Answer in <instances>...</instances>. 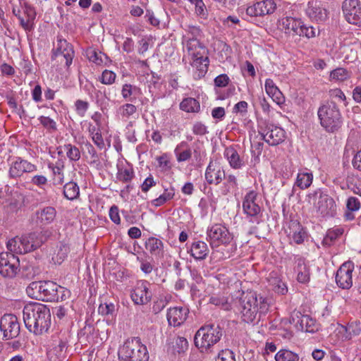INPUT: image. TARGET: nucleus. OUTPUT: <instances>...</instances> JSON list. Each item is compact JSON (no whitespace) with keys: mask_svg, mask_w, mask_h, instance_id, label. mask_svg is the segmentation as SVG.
Instances as JSON below:
<instances>
[{"mask_svg":"<svg viewBox=\"0 0 361 361\" xmlns=\"http://www.w3.org/2000/svg\"><path fill=\"white\" fill-rule=\"evenodd\" d=\"M276 361H298L299 355L287 349H281L275 355Z\"/></svg>","mask_w":361,"mask_h":361,"instance_id":"c9c22d12","label":"nucleus"},{"mask_svg":"<svg viewBox=\"0 0 361 361\" xmlns=\"http://www.w3.org/2000/svg\"><path fill=\"white\" fill-rule=\"evenodd\" d=\"M116 79V74L109 70H105L103 71L101 78V82L105 85H111L114 82Z\"/></svg>","mask_w":361,"mask_h":361,"instance_id":"5fc2aeb1","label":"nucleus"},{"mask_svg":"<svg viewBox=\"0 0 361 361\" xmlns=\"http://www.w3.org/2000/svg\"><path fill=\"white\" fill-rule=\"evenodd\" d=\"M302 23L299 19L286 17L279 20L278 28L287 35L300 37Z\"/></svg>","mask_w":361,"mask_h":361,"instance_id":"f3484780","label":"nucleus"},{"mask_svg":"<svg viewBox=\"0 0 361 361\" xmlns=\"http://www.w3.org/2000/svg\"><path fill=\"white\" fill-rule=\"evenodd\" d=\"M75 108L78 114L83 116L88 109V103L87 102L78 99L75 102Z\"/></svg>","mask_w":361,"mask_h":361,"instance_id":"bf43d9fd","label":"nucleus"},{"mask_svg":"<svg viewBox=\"0 0 361 361\" xmlns=\"http://www.w3.org/2000/svg\"><path fill=\"white\" fill-rule=\"evenodd\" d=\"M342 8L349 23L361 26V6L359 0H345Z\"/></svg>","mask_w":361,"mask_h":361,"instance_id":"f8f14e48","label":"nucleus"},{"mask_svg":"<svg viewBox=\"0 0 361 361\" xmlns=\"http://www.w3.org/2000/svg\"><path fill=\"white\" fill-rule=\"evenodd\" d=\"M58 45L56 50L54 51L52 59L56 57H61V61H65L66 66H70L72 63L74 56V51L72 45L67 42L66 39L58 38Z\"/></svg>","mask_w":361,"mask_h":361,"instance_id":"dca6fc26","label":"nucleus"},{"mask_svg":"<svg viewBox=\"0 0 361 361\" xmlns=\"http://www.w3.org/2000/svg\"><path fill=\"white\" fill-rule=\"evenodd\" d=\"M192 61L191 65L199 71L198 75L203 76L208 70L209 59L204 57L200 51L192 52Z\"/></svg>","mask_w":361,"mask_h":361,"instance_id":"cd10ccee","label":"nucleus"},{"mask_svg":"<svg viewBox=\"0 0 361 361\" xmlns=\"http://www.w3.org/2000/svg\"><path fill=\"white\" fill-rule=\"evenodd\" d=\"M190 254L195 259H204L209 253V248L206 243L197 241L192 243L190 247Z\"/></svg>","mask_w":361,"mask_h":361,"instance_id":"c85d7f7f","label":"nucleus"},{"mask_svg":"<svg viewBox=\"0 0 361 361\" xmlns=\"http://www.w3.org/2000/svg\"><path fill=\"white\" fill-rule=\"evenodd\" d=\"M348 188L361 196V180L357 177H349L347 180Z\"/></svg>","mask_w":361,"mask_h":361,"instance_id":"c03bdc74","label":"nucleus"},{"mask_svg":"<svg viewBox=\"0 0 361 361\" xmlns=\"http://www.w3.org/2000/svg\"><path fill=\"white\" fill-rule=\"evenodd\" d=\"M23 16H19L21 26L25 30H31L36 17V11L33 6L28 3H24L22 6Z\"/></svg>","mask_w":361,"mask_h":361,"instance_id":"393cba45","label":"nucleus"},{"mask_svg":"<svg viewBox=\"0 0 361 361\" xmlns=\"http://www.w3.org/2000/svg\"><path fill=\"white\" fill-rule=\"evenodd\" d=\"M169 302L167 297L160 298L154 301L152 307V311L155 314L160 312L166 306Z\"/></svg>","mask_w":361,"mask_h":361,"instance_id":"864d4df0","label":"nucleus"},{"mask_svg":"<svg viewBox=\"0 0 361 361\" xmlns=\"http://www.w3.org/2000/svg\"><path fill=\"white\" fill-rule=\"evenodd\" d=\"M342 234L343 230L340 228L329 230L322 240V244L326 246H330Z\"/></svg>","mask_w":361,"mask_h":361,"instance_id":"ea45409f","label":"nucleus"},{"mask_svg":"<svg viewBox=\"0 0 361 361\" xmlns=\"http://www.w3.org/2000/svg\"><path fill=\"white\" fill-rule=\"evenodd\" d=\"M226 178L225 172L219 164L211 161L205 171V178L209 184L218 185Z\"/></svg>","mask_w":361,"mask_h":361,"instance_id":"4be33fe9","label":"nucleus"},{"mask_svg":"<svg viewBox=\"0 0 361 361\" xmlns=\"http://www.w3.org/2000/svg\"><path fill=\"white\" fill-rule=\"evenodd\" d=\"M16 255L9 250L0 253V274L3 277L13 279L20 271V260Z\"/></svg>","mask_w":361,"mask_h":361,"instance_id":"6e6552de","label":"nucleus"},{"mask_svg":"<svg viewBox=\"0 0 361 361\" xmlns=\"http://www.w3.org/2000/svg\"><path fill=\"white\" fill-rule=\"evenodd\" d=\"M230 81L228 76L226 74H221L216 77L214 79V84L216 87H224Z\"/></svg>","mask_w":361,"mask_h":361,"instance_id":"052dcab7","label":"nucleus"},{"mask_svg":"<svg viewBox=\"0 0 361 361\" xmlns=\"http://www.w3.org/2000/svg\"><path fill=\"white\" fill-rule=\"evenodd\" d=\"M295 271L298 272L297 280L300 283H307L310 281V270L304 259L296 260Z\"/></svg>","mask_w":361,"mask_h":361,"instance_id":"7c9ffc66","label":"nucleus"},{"mask_svg":"<svg viewBox=\"0 0 361 361\" xmlns=\"http://www.w3.org/2000/svg\"><path fill=\"white\" fill-rule=\"evenodd\" d=\"M49 229L35 231L21 237H14L6 243L8 250L16 254H25L39 248L51 236Z\"/></svg>","mask_w":361,"mask_h":361,"instance_id":"7ed1b4c3","label":"nucleus"},{"mask_svg":"<svg viewBox=\"0 0 361 361\" xmlns=\"http://www.w3.org/2000/svg\"><path fill=\"white\" fill-rule=\"evenodd\" d=\"M301 35L300 36H305L307 38H311V37H315V30L313 27L310 26V27H306L305 26V25L303 24V23H302V26H301Z\"/></svg>","mask_w":361,"mask_h":361,"instance_id":"0e129e2a","label":"nucleus"},{"mask_svg":"<svg viewBox=\"0 0 361 361\" xmlns=\"http://www.w3.org/2000/svg\"><path fill=\"white\" fill-rule=\"evenodd\" d=\"M98 312L102 315H113L115 312V305L112 302H105L99 306Z\"/></svg>","mask_w":361,"mask_h":361,"instance_id":"3c124183","label":"nucleus"},{"mask_svg":"<svg viewBox=\"0 0 361 361\" xmlns=\"http://www.w3.org/2000/svg\"><path fill=\"white\" fill-rule=\"evenodd\" d=\"M305 236V232L302 228H300L298 231L294 232L293 235V240L297 244H300L304 241V238Z\"/></svg>","mask_w":361,"mask_h":361,"instance_id":"774afa93","label":"nucleus"},{"mask_svg":"<svg viewBox=\"0 0 361 361\" xmlns=\"http://www.w3.org/2000/svg\"><path fill=\"white\" fill-rule=\"evenodd\" d=\"M145 247L157 259H161L164 257V243L161 240L150 237L146 241Z\"/></svg>","mask_w":361,"mask_h":361,"instance_id":"bb28decb","label":"nucleus"},{"mask_svg":"<svg viewBox=\"0 0 361 361\" xmlns=\"http://www.w3.org/2000/svg\"><path fill=\"white\" fill-rule=\"evenodd\" d=\"M49 168L51 169L54 174V184L61 185L63 183L64 161L63 159H58L54 164L49 163Z\"/></svg>","mask_w":361,"mask_h":361,"instance_id":"c756f323","label":"nucleus"},{"mask_svg":"<svg viewBox=\"0 0 361 361\" xmlns=\"http://www.w3.org/2000/svg\"><path fill=\"white\" fill-rule=\"evenodd\" d=\"M222 335L223 329L219 325L205 324L195 333V345L202 352L207 351L221 340Z\"/></svg>","mask_w":361,"mask_h":361,"instance_id":"423d86ee","label":"nucleus"},{"mask_svg":"<svg viewBox=\"0 0 361 361\" xmlns=\"http://www.w3.org/2000/svg\"><path fill=\"white\" fill-rule=\"evenodd\" d=\"M140 92V89L136 86H133L130 84H125L121 90L122 96L124 99H128L131 95H135Z\"/></svg>","mask_w":361,"mask_h":361,"instance_id":"8fccbe9b","label":"nucleus"},{"mask_svg":"<svg viewBox=\"0 0 361 361\" xmlns=\"http://www.w3.org/2000/svg\"><path fill=\"white\" fill-rule=\"evenodd\" d=\"M265 90L267 94L272 98L273 101L276 102L278 104L282 102V94L272 80H266Z\"/></svg>","mask_w":361,"mask_h":361,"instance_id":"2f4dec72","label":"nucleus"},{"mask_svg":"<svg viewBox=\"0 0 361 361\" xmlns=\"http://www.w3.org/2000/svg\"><path fill=\"white\" fill-rule=\"evenodd\" d=\"M120 361H148L147 348L142 344L140 339L134 337L128 339L118 350Z\"/></svg>","mask_w":361,"mask_h":361,"instance_id":"0eeeda50","label":"nucleus"},{"mask_svg":"<svg viewBox=\"0 0 361 361\" xmlns=\"http://www.w3.org/2000/svg\"><path fill=\"white\" fill-rule=\"evenodd\" d=\"M225 155L232 168L238 169L244 166L243 160L233 148H227L225 151Z\"/></svg>","mask_w":361,"mask_h":361,"instance_id":"473e14b6","label":"nucleus"},{"mask_svg":"<svg viewBox=\"0 0 361 361\" xmlns=\"http://www.w3.org/2000/svg\"><path fill=\"white\" fill-rule=\"evenodd\" d=\"M314 206L317 213L323 217H333L336 214V204L334 199L322 191L312 195Z\"/></svg>","mask_w":361,"mask_h":361,"instance_id":"1a4fd4ad","label":"nucleus"},{"mask_svg":"<svg viewBox=\"0 0 361 361\" xmlns=\"http://www.w3.org/2000/svg\"><path fill=\"white\" fill-rule=\"evenodd\" d=\"M133 171L132 169H119L116 176L118 180L123 183L130 182L133 178Z\"/></svg>","mask_w":361,"mask_h":361,"instance_id":"49530a36","label":"nucleus"},{"mask_svg":"<svg viewBox=\"0 0 361 361\" xmlns=\"http://www.w3.org/2000/svg\"><path fill=\"white\" fill-rule=\"evenodd\" d=\"M184 145H187V143L183 142L175 149V153L178 162L185 161L191 157L192 153L190 149H187L183 152L179 151L180 148Z\"/></svg>","mask_w":361,"mask_h":361,"instance_id":"79ce46f5","label":"nucleus"},{"mask_svg":"<svg viewBox=\"0 0 361 361\" xmlns=\"http://www.w3.org/2000/svg\"><path fill=\"white\" fill-rule=\"evenodd\" d=\"M189 310L186 307H171L167 312V320L171 326H180L187 319Z\"/></svg>","mask_w":361,"mask_h":361,"instance_id":"aec40b11","label":"nucleus"},{"mask_svg":"<svg viewBox=\"0 0 361 361\" xmlns=\"http://www.w3.org/2000/svg\"><path fill=\"white\" fill-rule=\"evenodd\" d=\"M190 1L195 5V12L197 15L205 19L207 16L206 6L202 0H190Z\"/></svg>","mask_w":361,"mask_h":361,"instance_id":"de8ad7c7","label":"nucleus"},{"mask_svg":"<svg viewBox=\"0 0 361 361\" xmlns=\"http://www.w3.org/2000/svg\"><path fill=\"white\" fill-rule=\"evenodd\" d=\"M192 132L197 135H204L208 133L207 127L200 122H197L193 125Z\"/></svg>","mask_w":361,"mask_h":361,"instance_id":"680f3d73","label":"nucleus"},{"mask_svg":"<svg viewBox=\"0 0 361 361\" xmlns=\"http://www.w3.org/2000/svg\"><path fill=\"white\" fill-rule=\"evenodd\" d=\"M136 111V106L129 103L121 106L117 110L118 114L122 118H128L130 116L133 115Z\"/></svg>","mask_w":361,"mask_h":361,"instance_id":"58836bf2","label":"nucleus"},{"mask_svg":"<svg viewBox=\"0 0 361 361\" xmlns=\"http://www.w3.org/2000/svg\"><path fill=\"white\" fill-rule=\"evenodd\" d=\"M68 252V247L66 245H61L60 246V248L56 256L53 257L52 259L55 261L56 263L61 264L66 257Z\"/></svg>","mask_w":361,"mask_h":361,"instance_id":"6e6d98bb","label":"nucleus"},{"mask_svg":"<svg viewBox=\"0 0 361 361\" xmlns=\"http://www.w3.org/2000/svg\"><path fill=\"white\" fill-rule=\"evenodd\" d=\"M145 18L153 26H158L160 23L159 20L154 16V13L150 10L147 9L146 11Z\"/></svg>","mask_w":361,"mask_h":361,"instance_id":"69168bd1","label":"nucleus"},{"mask_svg":"<svg viewBox=\"0 0 361 361\" xmlns=\"http://www.w3.org/2000/svg\"><path fill=\"white\" fill-rule=\"evenodd\" d=\"M238 309L242 320L252 323L268 312L269 304L266 298L258 296L255 292H243L238 301Z\"/></svg>","mask_w":361,"mask_h":361,"instance_id":"f257e3e1","label":"nucleus"},{"mask_svg":"<svg viewBox=\"0 0 361 361\" xmlns=\"http://www.w3.org/2000/svg\"><path fill=\"white\" fill-rule=\"evenodd\" d=\"M361 203L355 197H350L346 202V207L349 212H356L360 209Z\"/></svg>","mask_w":361,"mask_h":361,"instance_id":"603ef678","label":"nucleus"},{"mask_svg":"<svg viewBox=\"0 0 361 361\" xmlns=\"http://www.w3.org/2000/svg\"><path fill=\"white\" fill-rule=\"evenodd\" d=\"M23 317L25 327L35 335L47 332L51 324L50 310L41 303L31 302L25 305Z\"/></svg>","mask_w":361,"mask_h":361,"instance_id":"f03ea898","label":"nucleus"},{"mask_svg":"<svg viewBox=\"0 0 361 361\" xmlns=\"http://www.w3.org/2000/svg\"><path fill=\"white\" fill-rule=\"evenodd\" d=\"M130 297L136 305L148 303L151 300L152 294L147 286V282H137L135 288L131 292Z\"/></svg>","mask_w":361,"mask_h":361,"instance_id":"6ab92c4d","label":"nucleus"},{"mask_svg":"<svg viewBox=\"0 0 361 361\" xmlns=\"http://www.w3.org/2000/svg\"><path fill=\"white\" fill-rule=\"evenodd\" d=\"M35 216L38 224L46 226L54 221L56 216V211L53 207H46L37 210L35 212Z\"/></svg>","mask_w":361,"mask_h":361,"instance_id":"a878e982","label":"nucleus"},{"mask_svg":"<svg viewBox=\"0 0 361 361\" xmlns=\"http://www.w3.org/2000/svg\"><path fill=\"white\" fill-rule=\"evenodd\" d=\"M291 322L295 324L301 331L306 332L317 331L315 321L308 315L301 314L300 312L293 313L291 317Z\"/></svg>","mask_w":361,"mask_h":361,"instance_id":"5701e85b","label":"nucleus"},{"mask_svg":"<svg viewBox=\"0 0 361 361\" xmlns=\"http://www.w3.org/2000/svg\"><path fill=\"white\" fill-rule=\"evenodd\" d=\"M257 193L251 190L246 194L243 201V209L245 214L256 217L261 212L260 207L255 202Z\"/></svg>","mask_w":361,"mask_h":361,"instance_id":"b1692460","label":"nucleus"},{"mask_svg":"<svg viewBox=\"0 0 361 361\" xmlns=\"http://www.w3.org/2000/svg\"><path fill=\"white\" fill-rule=\"evenodd\" d=\"M0 329L6 340L16 338L20 330L17 317L12 314H4L0 320Z\"/></svg>","mask_w":361,"mask_h":361,"instance_id":"9b49d317","label":"nucleus"},{"mask_svg":"<svg viewBox=\"0 0 361 361\" xmlns=\"http://www.w3.org/2000/svg\"><path fill=\"white\" fill-rule=\"evenodd\" d=\"M188 347V342L184 337H178L176 341L175 348L178 353L185 352Z\"/></svg>","mask_w":361,"mask_h":361,"instance_id":"13d9d810","label":"nucleus"},{"mask_svg":"<svg viewBox=\"0 0 361 361\" xmlns=\"http://www.w3.org/2000/svg\"><path fill=\"white\" fill-rule=\"evenodd\" d=\"M109 216L111 220L116 224H119L121 222L119 214H118V207L114 205L109 209Z\"/></svg>","mask_w":361,"mask_h":361,"instance_id":"e2e57ef3","label":"nucleus"},{"mask_svg":"<svg viewBox=\"0 0 361 361\" xmlns=\"http://www.w3.org/2000/svg\"><path fill=\"white\" fill-rule=\"evenodd\" d=\"M36 166L27 160L18 157L11 164L9 169V176L11 178H16L20 177L25 173H32L36 171Z\"/></svg>","mask_w":361,"mask_h":361,"instance_id":"a211bd4d","label":"nucleus"},{"mask_svg":"<svg viewBox=\"0 0 361 361\" xmlns=\"http://www.w3.org/2000/svg\"><path fill=\"white\" fill-rule=\"evenodd\" d=\"M216 361H235V355L229 349L221 350L219 353Z\"/></svg>","mask_w":361,"mask_h":361,"instance_id":"09e8293b","label":"nucleus"},{"mask_svg":"<svg viewBox=\"0 0 361 361\" xmlns=\"http://www.w3.org/2000/svg\"><path fill=\"white\" fill-rule=\"evenodd\" d=\"M312 178L313 176L311 173H299L297 176L295 184L300 189H306L312 184Z\"/></svg>","mask_w":361,"mask_h":361,"instance_id":"e433bc0d","label":"nucleus"},{"mask_svg":"<svg viewBox=\"0 0 361 361\" xmlns=\"http://www.w3.org/2000/svg\"><path fill=\"white\" fill-rule=\"evenodd\" d=\"M175 195L174 189L173 188L165 189L164 192L159 197L152 200V204L155 207L163 205L168 200H171Z\"/></svg>","mask_w":361,"mask_h":361,"instance_id":"4c0bfd02","label":"nucleus"},{"mask_svg":"<svg viewBox=\"0 0 361 361\" xmlns=\"http://www.w3.org/2000/svg\"><path fill=\"white\" fill-rule=\"evenodd\" d=\"M306 13L312 20L317 22L324 21L328 18V11L321 1L309 2Z\"/></svg>","mask_w":361,"mask_h":361,"instance_id":"412c9836","label":"nucleus"},{"mask_svg":"<svg viewBox=\"0 0 361 361\" xmlns=\"http://www.w3.org/2000/svg\"><path fill=\"white\" fill-rule=\"evenodd\" d=\"M27 292L38 300L47 302L63 301L68 298L70 291L52 281H33Z\"/></svg>","mask_w":361,"mask_h":361,"instance_id":"20e7f679","label":"nucleus"},{"mask_svg":"<svg viewBox=\"0 0 361 361\" xmlns=\"http://www.w3.org/2000/svg\"><path fill=\"white\" fill-rule=\"evenodd\" d=\"M354 269L353 262H344L338 269L336 274V282L342 289H349L353 285L352 273Z\"/></svg>","mask_w":361,"mask_h":361,"instance_id":"4468645a","label":"nucleus"},{"mask_svg":"<svg viewBox=\"0 0 361 361\" xmlns=\"http://www.w3.org/2000/svg\"><path fill=\"white\" fill-rule=\"evenodd\" d=\"M181 110L186 112L196 113L200 111V105L197 100L192 97L184 99L180 104Z\"/></svg>","mask_w":361,"mask_h":361,"instance_id":"f704fd0d","label":"nucleus"},{"mask_svg":"<svg viewBox=\"0 0 361 361\" xmlns=\"http://www.w3.org/2000/svg\"><path fill=\"white\" fill-rule=\"evenodd\" d=\"M321 126L328 133L338 131L343 125V118L339 109L334 102L322 105L317 111Z\"/></svg>","mask_w":361,"mask_h":361,"instance_id":"39448f33","label":"nucleus"},{"mask_svg":"<svg viewBox=\"0 0 361 361\" xmlns=\"http://www.w3.org/2000/svg\"><path fill=\"white\" fill-rule=\"evenodd\" d=\"M330 78L331 80L344 81L350 78V75L345 68H338L331 72Z\"/></svg>","mask_w":361,"mask_h":361,"instance_id":"37998d69","label":"nucleus"},{"mask_svg":"<svg viewBox=\"0 0 361 361\" xmlns=\"http://www.w3.org/2000/svg\"><path fill=\"white\" fill-rule=\"evenodd\" d=\"M186 47L190 55L192 56V52L199 51L197 49H204V47L202 45L200 41L196 37H192L187 41Z\"/></svg>","mask_w":361,"mask_h":361,"instance_id":"a18cd8bd","label":"nucleus"},{"mask_svg":"<svg viewBox=\"0 0 361 361\" xmlns=\"http://www.w3.org/2000/svg\"><path fill=\"white\" fill-rule=\"evenodd\" d=\"M63 195L66 198L70 200L77 199L80 195V188L78 184L70 181L63 186Z\"/></svg>","mask_w":361,"mask_h":361,"instance_id":"72a5a7b5","label":"nucleus"},{"mask_svg":"<svg viewBox=\"0 0 361 361\" xmlns=\"http://www.w3.org/2000/svg\"><path fill=\"white\" fill-rule=\"evenodd\" d=\"M276 8V4L274 0H263L248 6L246 13L252 17L264 16L273 13Z\"/></svg>","mask_w":361,"mask_h":361,"instance_id":"2eb2a0df","label":"nucleus"},{"mask_svg":"<svg viewBox=\"0 0 361 361\" xmlns=\"http://www.w3.org/2000/svg\"><path fill=\"white\" fill-rule=\"evenodd\" d=\"M207 240L212 247L228 245L233 239V234L221 224H214L207 230Z\"/></svg>","mask_w":361,"mask_h":361,"instance_id":"9d476101","label":"nucleus"},{"mask_svg":"<svg viewBox=\"0 0 361 361\" xmlns=\"http://www.w3.org/2000/svg\"><path fill=\"white\" fill-rule=\"evenodd\" d=\"M262 139L269 145L275 146L281 143L285 138V131L280 127L268 124L259 131Z\"/></svg>","mask_w":361,"mask_h":361,"instance_id":"ddd939ff","label":"nucleus"},{"mask_svg":"<svg viewBox=\"0 0 361 361\" xmlns=\"http://www.w3.org/2000/svg\"><path fill=\"white\" fill-rule=\"evenodd\" d=\"M31 183L37 186H42L47 184V179L44 176L37 175L32 178Z\"/></svg>","mask_w":361,"mask_h":361,"instance_id":"338daca9","label":"nucleus"},{"mask_svg":"<svg viewBox=\"0 0 361 361\" xmlns=\"http://www.w3.org/2000/svg\"><path fill=\"white\" fill-rule=\"evenodd\" d=\"M39 120L40 121V123L47 129L48 130H56V122L50 118L49 117L47 116H40L39 118Z\"/></svg>","mask_w":361,"mask_h":361,"instance_id":"4d7b16f0","label":"nucleus"},{"mask_svg":"<svg viewBox=\"0 0 361 361\" xmlns=\"http://www.w3.org/2000/svg\"><path fill=\"white\" fill-rule=\"evenodd\" d=\"M64 149L66 152L67 157L71 161H78L80 158V152L79 149L72 145L71 144H67L64 145Z\"/></svg>","mask_w":361,"mask_h":361,"instance_id":"a19ab883","label":"nucleus"}]
</instances>
